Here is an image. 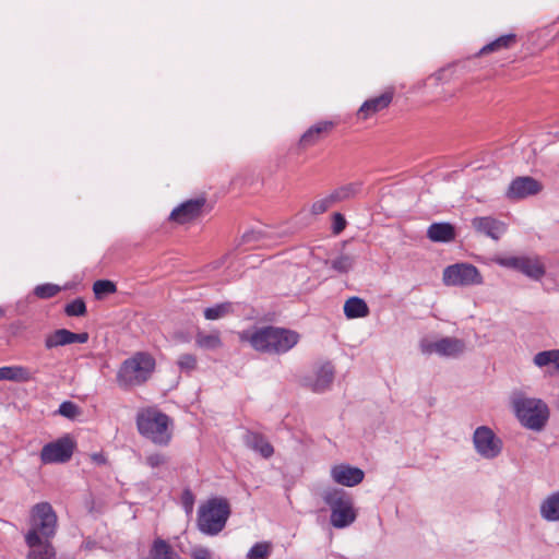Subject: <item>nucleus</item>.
I'll return each instance as SVG.
<instances>
[{"mask_svg":"<svg viewBox=\"0 0 559 559\" xmlns=\"http://www.w3.org/2000/svg\"><path fill=\"white\" fill-rule=\"evenodd\" d=\"M299 338L296 331L272 325L241 334V340L249 342L255 350L274 355L286 354L298 344Z\"/></svg>","mask_w":559,"mask_h":559,"instance_id":"1","label":"nucleus"},{"mask_svg":"<svg viewBox=\"0 0 559 559\" xmlns=\"http://www.w3.org/2000/svg\"><path fill=\"white\" fill-rule=\"evenodd\" d=\"M136 428L139 433L156 445L166 447L173 438V420L156 407H146L138 412Z\"/></svg>","mask_w":559,"mask_h":559,"instance_id":"2","label":"nucleus"},{"mask_svg":"<svg viewBox=\"0 0 559 559\" xmlns=\"http://www.w3.org/2000/svg\"><path fill=\"white\" fill-rule=\"evenodd\" d=\"M230 504L226 498L215 497L203 502L198 509V530L207 536L218 535L230 515Z\"/></svg>","mask_w":559,"mask_h":559,"instance_id":"3","label":"nucleus"},{"mask_svg":"<svg viewBox=\"0 0 559 559\" xmlns=\"http://www.w3.org/2000/svg\"><path fill=\"white\" fill-rule=\"evenodd\" d=\"M512 408L520 424L536 432L545 428L550 416L548 405L537 397L515 396L512 400Z\"/></svg>","mask_w":559,"mask_h":559,"instance_id":"4","label":"nucleus"},{"mask_svg":"<svg viewBox=\"0 0 559 559\" xmlns=\"http://www.w3.org/2000/svg\"><path fill=\"white\" fill-rule=\"evenodd\" d=\"M155 369V359L147 353H136L126 359L117 373L120 388L138 386L146 382Z\"/></svg>","mask_w":559,"mask_h":559,"instance_id":"5","label":"nucleus"},{"mask_svg":"<svg viewBox=\"0 0 559 559\" xmlns=\"http://www.w3.org/2000/svg\"><path fill=\"white\" fill-rule=\"evenodd\" d=\"M31 528L25 535L27 546H34L38 539L49 540L57 528V515L48 502L35 504L31 510Z\"/></svg>","mask_w":559,"mask_h":559,"instance_id":"6","label":"nucleus"},{"mask_svg":"<svg viewBox=\"0 0 559 559\" xmlns=\"http://www.w3.org/2000/svg\"><path fill=\"white\" fill-rule=\"evenodd\" d=\"M322 499L331 509L330 521L335 528H344L355 522L353 502L343 489L328 488L323 490Z\"/></svg>","mask_w":559,"mask_h":559,"instance_id":"7","label":"nucleus"},{"mask_svg":"<svg viewBox=\"0 0 559 559\" xmlns=\"http://www.w3.org/2000/svg\"><path fill=\"white\" fill-rule=\"evenodd\" d=\"M475 452L485 460L497 459L503 450V441L488 426H478L472 436Z\"/></svg>","mask_w":559,"mask_h":559,"instance_id":"8","label":"nucleus"},{"mask_svg":"<svg viewBox=\"0 0 559 559\" xmlns=\"http://www.w3.org/2000/svg\"><path fill=\"white\" fill-rule=\"evenodd\" d=\"M442 281L445 286L465 287L483 284V276L471 263H454L443 270Z\"/></svg>","mask_w":559,"mask_h":559,"instance_id":"9","label":"nucleus"},{"mask_svg":"<svg viewBox=\"0 0 559 559\" xmlns=\"http://www.w3.org/2000/svg\"><path fill=\"white\" fill-rule=\"evenodd\" d=\"M420 352L424 355L433 353L442 357H456L465 350V343L456 337H442L438 341L423 338L419 343Z\"/></svg>","mask_w":559,"mask_h":559,"instance_id":"10","label":"nucleus"},{"mask_svg":"<svg viewBox=\"0 0 559 559\" xmlns=\"http://www.w3.org/2000/svg\"><path fill=\"white\" fill-rule=\"evenodd\" d=\"M497 263L504 267L518 270L535 281H539L546 272L544 264L538 258L504 257L498 258Z\"/></svg>","mask_w":559,"mask_h":559,"instance_id":"11","label":"nucleus"},{"mask_svg":"<svg viewBox=\"0 0 559 559\" xmlns=\"http://www.w3.org/2000/svg\"><path fill=\"white\" fill-rule=\"evenodd\" d=\"M334 366L330 361L314 365L312 374L301 379V384L314 393H323L330 389L334 380Z\"/></svg>","mask_w":559,"mask_h":559,"instance_id":"12","label":"nucleus"},{"mask_svg":"<svg viewBox=\"0 0 559 559\" xmlns=\"http://www.w3.org/2000/svg\"><path fill=\"white\" fill-rule=\"evenodd\" d=\"M74 450V442L69 437H63L57 441L45 444L40 452L43 464L68 462Z\"/></svg>","mask_w":559,"mask_h":559,"instance_id":"13","label":"nucleus"},{"mask_svg":"<svg viewBox=\"0 0 559 559\" xmlns=\"http://www.w3.org/2000/svg\"><path fill=\"white\" fill-rule=\"evenodd\" d=\"M542 189V183L535 178L530 176L518 177L511 181L507 190V197L511 200H521L536 195Z\"/></svg>","mask_w":559,"mask_h":559,"instance_id":"14","label":"nucleus"},{"mask_svg":"<svg viewBox=\"0 0 559 559\" xmlns=\"http://www.w3.org/2000/svg\"><path fill=\"white\" fill-rule=\"evenodd\" d=\"M474 230L492 240H499L507 231V224L492 216H477L471 222Z\"/></svg>","mask_w":559,"mask_h":559,"instance_id":"15","label":"nucleus"},{"mask_svg":"<svg viewBox=\"0 0 559 559\" xmlns=\"http://www.w3.org/2000/svg\"><path fill=\"white\" fill-rule=\"evenodd\" d=\"M204 204V198L188 200L174 209L169 218L179 224L188 223L201 215Z\"/></svg>","mask_w":559,"mask_h":559,"instance_id":"16","label":"nucleus"},{"mask_svg":"<svg viewBox=\"0 0 559 559\" xmlns=\"http://www.w3.org/2000/svg\"><path fill=\"white\" fill-rule=\"evenodd\" d=\"M87 341L88 334L86 332L74 333L67 329H59L46 336L45 347L47 349H52L59 346H66L73 343L84 344Z\"/></svg>","mask_w":559,"mask_h":559,"instance_id":"17","label":"nucleus"},{"mask_svg":"<svg viewBox=\"0 0 559 559\" xmlns=\"http://www.w3.org/2000/svg\"><path fill=\"white\" fill-rule=\"evenodd\" d=\"M332 479L343 486L353 487L360 484L365 477L362 469L348 464L334 465L331 468Z\"/></svg>","mask_w":559,"mask_h":559,"instance_id":"18","label":"nucleus"},{"mask_svg":"<svg viewBox=\"0 0 559 559\" xmlns=\"http://www.w3.org/2000/svg\"><path fill=\"white\" fill-rule=\"evenodd\" d=\"M427 237L433 242H451L455 239V228L450 223H432L427 229Z\"/></svg>","mask_w":559,"mask_h":559,"instance_id":"19","label":"nucleus"},{"mask_svg":"<svg viewBox=\"0 0 559 559\" xmlns=\"http://www.w3.org/2000/svg\"><path fill=\"white\" fill-rule=\"evenodd\" d=\"M392 98V92H385L380 96L368 99L359 108L358 115L362 116V118L366 119L371 115L386 108L391 104Z\"/></svg>","mask_w":559,"mask_h":559,"instance_id":"20","label":"nucleus"},{"mask_svg":"<svg viewBox=\"0 0 559 559\" xmlns=\"http://www.w3.org/2000/svg\"><path fill=\"white\" fill-rule=\"evenodd\" d=\"M533 364L540 369L549 368L550 373L559 374V349L538 352L533 357Z\"/></svg>","mask_w":559,"mask_h":559,"instance_id":"21","label":"nucleus"},{"mask_svg":"<svg viewBox=\"0 0 559 559\" xmlns=\"http://www.w3.org/2000/svg\"><path fill=\"white\" fill-rule=\"evenodd\" d=\"M245 443L249 449L260 453L264 459L271 457L274 453L272 444L260 433L247 432Z\"/></svg>","mask_w":559,"mask_h":559,"instance_id":"22","label":"nucleus"},{"mask_svg":"<svg viewBox=\"0 0 559 559\" xmlns=\"http://www.w3.org/2000/svg\"><path fill=\"white\" fill-rule=\"evenodd\" d=\"M540 515L549 522H559V490L549 495L540 504Z\"/></svg>","mask_w":559,"mask_h":559,"instance_id":"23","label":"nucleus"},{"mask_svg":"<svg viewBox=\"0 0 559 559\" xmlns=\"http://www.w3.org/2000/svg\"><path fill=\"white\" fill-rule=\"evenodd\" d=\"M333 123L331 121L319 122L310 127L300 138V145L304 147L314 145L323 132H328L332 129Z\"/></svg>","mask_w":559,"mask_h":559,"instance_id":"24","label":"nucleus"},{"mask_svg":"<svg viewBox=\"0 0 559 559\" xmlns=\"http://www.w3.org/2000/svg\"><path fill=\"white\" fill-rule=\"evenodd\" d=\"M344 314L348 319L364 318L369 314V307L359 297H350L344 304Z\"/></svg>","mask_w":559,"mask_h":559,"instance_id":"25","label":"nucleus"},{"mask_svg":"<svg viewBox=\"0 0 559 559\" xmlns=\"http://www.w3.org/2000/svg\"><path fill=\"white\" fill-rule=\"evenodd\" d=\"M361 187L360 181L343 185L331 192L332 199L335 203L350 200L361 191Z\"/></svg>","mask_w":559,"mask_h":559,"instance_id":"26","label":"nucleus"},{"mask_svg":"<svg viewBox=\"0 0 559 559\" xmlns=\"http://www.w3.org/2000/svg\"><path fill=\"white\" fill-rule=\"evenodd\" d=\"M0 380L26 382L31 380V373L26 368L21 366L1 367Z\"/></svg>","mask_w":559,"mask_h":559,"instance_id":"27","label":"nucleus"},{"mask_svg":"<svg viewBox=\"0 0 559 559\" xmlns=\"http://www.w3.org/2000/svg\"><path fill=\"white\" fill-rule=\"evenodd\" d=\"M28 548V559H55L56 552L49 540L38 539L36 545Z\"/></svg>","mask_w":559,"mask_h":559,"instance_id":"28","label":"nucleus"},{"mask_svg":"<svg viewBox=\"0 0 559 559\" xmlns=\"http://www.w3.org/2000/svg\"><path fill=\"white\" fill-rule=\"evenodd\" d=\"M150 555L152 559H171L176 554L166 540L156 538L152 545Z\"/></svg>","mask_w":559,"mask_h":559,"instance_id":"29","label":"nucleus"},{"mask_svg":"<svg viewBox=\"0 0 559 559\" xmlns=\"http://www.w3.org/2000/svg\"><path fill=\"white\" fill-rule=\"evenodd\" d=\"M195 343L199 347L204 349H216L222 346V341L218 332L211 334L198 333Z\"/></svg>","mask_w":559,"mask_h":559,"instance_id":"30","label":"nucleus"},{"mask_svg":"<svg viewBox=\"0 0 559 559\" xmlns=\"http://www.w3.org/2000/svg\"><path fill=\"white\" fill-rule=\"evenodd\" d=\"M233 312L231 302H222L204 309L206 320H218Z\"/></svg>","mask_w":559,"mask_h":559,"instance_id":"31","label":"nucleus"},{"mask_svg":"<svg viewBox=\"0 0 559 559\" xmlns=\"http://www.w3.org/2000/svg\"><path fill=\"white\" fill-rule=\"evenodd\" d=\"M514 39H515V36L512 35V34L500 36L499 38H497L493 41H491V43L487 44L486 46H484L480 49V55H486V53H489V52H492V51H498V50H501L503 48H508V47H510V45L512 43H514Z\"/></svg>","mask_w":559,"mask_h":559,"instance_id":"32","label":"nucleus"},{"mask_svg":"<svg viewBox=\"0 0 559 559\" xmlns=\"http://www.w3.org/2000/svg\"><path fill=\"white\" fill-rule=\"evenodd\" d=\"M272 545L269 542L254 544L247 552V559H267L271 555Z\"/></svg>","mask_w":559,"mask_h":559,"instance_id":"33","label":"nucleus"},{"mask_svg":"<svg viewBox=\"0 0 559 559\" xmlns=\"http://www.w3.org/2000/svg\"><path fill=\"white\" fill-rule=\"evenodd\" d=\"M116 289L115 283L108 280H98L93 284V292L97 299H100L106 295L114 294Z\"/></svg>","mask_w":559,"mask_h":559,"instance_id":"34","label":"nucleus"},{"mask_svg":"<svg viewBox=\"0 0 559 559\" xmlns=\"http://www.w3.org/2000/svg\"><path fill=\"white\" fill-rule=\"evenodd\" d=\"M60 292V287L55 284L46 283L37 285L34 288V294L40 299H49Z\"/></svg>","mask_w":559,"mask_h":559,"instance_id":"35","label":"nucleus"},{"mask_svg":"<svg viewBox=\"0 0 559 559\" xmlns=\"http://www.w3.org/2000/svg\"><path fill=\"white\" fill-rule=\"evenodd\" d=\"M177 365L181 372L190 373L195 370L198 360L197 357L192 354H182L179 356Z\"/></svg>","mask_w":559,"mask_h":559,"instance_id":"36","label":"nucleus"},{"mask_svg":"<svg viewBox=\"0 0 559 559\" xmlns=\"http://www.w3.org/2000/svg\"><path fill=\"white\" fill-rule=\"evenodd\" d=\"M64 311L69 317H80L85 314L86 306L83 299L76 298L66 306Z\"/></svg>","mask_w":559,"mask_h":559,"instance_id":"37","label":"nucleus"},{"mask_svg":"<svg viewBox=\"0 0 559 559\" xmlns=\"http://www.w3.org/2000/svg\"><path fill=\"white\" fill-rule=\"evenodd\" d=\"M354 265V258L350 255H341L332 261V267L340 273H347Z\"/></svg>","mask_w":559,"mask_h":559,"instance_id":"38","label":"nucleus"},{"mask_svg":"<svg viewBox=\"0 0 559 559\" xmlns=\"http://www.w3.org/2000/svg\"><path fill=\"white\" fill-rule=\"evenodd\" d=\"M334 204L335 201L332 199V195L330 193L326 197L317 200L311 206V212L314 215H319L328 211Z\"/></svg>","mask_w":559,"mask_h":559,"instance_id":"39","label":"nucleus"},{"mask_svg":"<svg viewBox=\"0 0 559 559\" xmlns=\"http://www.w3.org/2000/svg\"><path fill=\"white\" fill-rule=\"evenodd\" d=\"M168 462V457L158 452L150 453L145 456V464L151 468H158Z\"/></svg>","mask_w":559,"mask_h":559,"instance_id":"40","label":"nucleus"},{"mask_svg":"<svg viewBox=\"0 0 559 559\" xmlns=\"http://www.w3.org/2000/svg\"><path fill=\"white\" fill-rule=\"evenodd\" d=\"M58 413L67 418H73L78 415L79 408L74 403L66 401L60 404Z\"/></svg>","mask_w":559,"mask_h":559,"instance_id":"41","label":"nucleus"},{"mask_svg":"<svg viewBox=\"0 0 559 559\" xmlns=\"http://www.w3.org/2000/svg\"><path fill=\"white\" fill-rule=\"evenodd\" d=\"M192 559H212V552L209 548L197 546L191 549Z\"/></svg>","mask_w":559,"mask_h":559,"instance_id":"42","label":"nucleus"},{"mask_svg":"<svg viewBox=\"0 0 559 559\" xmlns=\"http://www.w3.org/2000/svg\"><path fill=\"white\" fill-rule=\"evenodd\" d=\"M346 221L341 213H334L333 215V233L340 234L345 229Z\"/></svg>","mask_w":559,"mask_h":559,"instance_id":"43","label":"nucleus"},{"mask_svg":"<svg viewBox=\"0 0 559 559\" xmlns=\"http://www.w3.org/2000/svg\"><path fill=\"white\" fill-rule=\"evenodd\" d=\"M262 236L263 233L261 230H249L243 234L242 241L245 243L259 241L262 238Z\"/></svg>","mask_w":559,"mask_h":559,"instance_id":"44","label":"nucleus"},{"mask_svg":"<svg viewBox=\"0 0 559 559\" xmlns=\"http://www.w3.org/2000/svg\"><path fill=\"white\" fill-rule=\"evenodd\" d=\"M94 460H96L98 462H103V460L100 459V455H94Z\"/></svg>","mask_w":559,"mask_h":559,"instance_id":"45","label":"nucleus"},{"mask_svg":"<svg viewBox=\"0 0 559 559\" xmlns=\"http://www.w3.org/2000/svg\"><path fill=\"white\" fill-rule=\"evenodd\" d=\"M2 316H3V311H2V309H0V317H2Z\"/></svg>","mask_w":559,"mask_h":559,"instance_id":"46","label":"nucleus"},{"mask_svg":"<svg viewBox=\"0 0 559 559\" xmlns=\"http://www.w3.org/2000/svg\"><path fill=\"white\" fill-rule=\"evenodd\" d=\"M557 408L559 409V401H558V404H557Z\"/></svg>","mask_w":559,"mask_h":559,"instance_id":"47","label":"nucleus"}]
</instances>
